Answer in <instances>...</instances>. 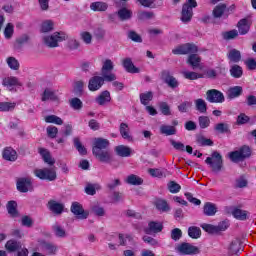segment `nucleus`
Returning a JSON list of instances; mask_svg holds the SVG:
<instances>
[{"label":"nucleus","mask_w":256,"mask_h":256,"mask_svg":"<svg viewBox=\"0 0 256 256\" xmlns=\"http://www.w3.org/2000/svg\"><path fill=\"white\" fill-rule=\"evenodd\" d=\"M105 81L107 83H111V81H117V75L110 74L109 76H94L90 78L88 82L89 91H99L102 85H105Z\"/></svg>","instance_id":"3"},{"label":"nucleus","mask_w":256,"mask_h":256,"mask_svg":"<svg viewBox=\"0 0 256 256\" xmlns=\"http://www.w3.org/2000/svg\"><path fill=\"white\" fill-rule=\"evenodd\" d=\"M47 207H48L49 211H51L55 215H61V213H63V211L65 209V205H63L62 203H59L55 200H50L47 203Z\"/></svg>","instance_id":"15"},{"label":"nucleus","mask_w":256,"mask_h":256,"mask_svg":"<svg viewBox=\"0 0 256 256\" xmlns=\"http://www.w3.org/2000/svg\"><path fill=\"white\" fill-rule=\"evenodd\" d=\"M239 251H241V242L239 240H233L229 247L230 255H239Z\"/></svg>","instance_id":"46"},{"label":"nucleus","mask_w":256,"mask_h":256,"mask_svg":"<svg viewBox=\"0 0 256 256\" xmlns=\"http://www.w3.org/2000/svg\"><path fill=\"white\" fill-rule=\"evenodd\" d=\"M198 123L200 129H207V127L211 125V120L209 119V116H200L198 118Z\"/></svg>","instance_id":"54"},{"label":"nucleus","mask_w":256,"mask_h":256,"mask_svg":"<svg viewBox=\"0 0 256 256\" xmlns=\"http://www.w3.org/2000/svg\"><path fill=\"white\" fill-rule=\"evenodd\" d=\"M13 33H15V26L12 23H8L4 29L5 39H11L13 37Z\"/></svg>","instance_id":"56"},{"label":"nucleus","mask_w":256,"mask_h":256,"mask_svg":"<svg viewBox=\"0 0 256 256\" xmlns=\"http://www.w3.org/2000/svg\"><path fill=\"white\" fill-rule=\"evenodd\" d=\"M40 246L43 251H46L47 255H55L57 253V246L47 241H41Z\"/></svg>","instance_id":"22"},{"label":"nucleus","mask_w":256,"mask_h":256,"mask_svg":"<svg viewBox=\"0 0 256 256\" xmlns=\"http://www.w3.org/2000/svg\"><path fill=\"white\" fill-rule=\"evenodd\" d=\"M119 132L122 139H125L126 141H133V136L129 134V125L127 123L122 122L120 124Z\"/></svg>","instance_id":"24"},{"label":"nucleus","mask_w":256,"mask_h":256,"mask_svg":"<svg viewBox=\"0 0 256 256\" xmlns=\"http://www.w3.org/2000/svg\"><path fill=\"white\" fill-rule=\"evenodd\" d=\"M227 57L229 63H239V61H241V51L237 49H231L228 52Z\"/></svg>","instance_id":"28"},{"label":"nucleus","mask_w":256,"mask_h":256,"mask_svg":"<svg viewBox=\"0 0 256 256\" xmlns=\"http://www.w3.org/2000/svg\"><path fill=\"white\" fill-rule=\"evenodd\" d=\"M203 213L206 217H213L217 213V206L211 202H206L203 207Z\"/></svg>","instance_id":"27"},{"label":"nucleus","mask_w":256,"mask_h":256,"mask_svg":"<svg viewBox=\"0 0 256 256\" xmlns=\"http://www.w3.org/2000/svg\"><path fill=\"white\" fill-rule=\"evenodd\" d=\"M196 143H198V145H201V147H212L213 140L207 139L203 136H198L196 139Z\"/></svg>","instance_id":"52"},{"label":"nucleus","mask_w":256,"mask_h":256,"mask_svg":"<svg viewBox=\"0 0 256 256\" xmlns=\"http://www.w3.org/2000/svg\"><path fill=\"white\" fill-rule=\"evenodd\" d=\"M177 251L181 253V255H199L201 253L197 246H193L187 242L178 245Z\"/></svg>","instance_id":"11"},{"label":"nucleus","mask_w":256,"mask_h":256,"mask_svg":"<svg viewBox=\"0 0 256 256\" xmlns=\"http://www.w3.org/2000/svg\"><path fill=\"white\" fill-rule=\"evenodd\" d=\"M34 175L41 181H55L57 179V168H43L34 170Z\"/></svg>","instance_id":"7"},{"label":"nucleus","mask_w":256,"mask_h":256,"mask_svg":"<svg viewBox=\"0 0 256 256\" xmlns=\"http://www.w3.org/2000/svg\"><path fill=\"white\" fill-rule=\"evenodd\" d=\"M222 37L225 41H231L233 39H237V37H239V31H237L236 29H233L230 31L222 32Z\"/></svg>","instance_id":"47"},{"label":"nucleus","mask_w":256,"mask_h":256,"mask_svg":"<svg viewBox=\"0 0 256 256\" xmlns=\"http://www.w3.org/2000/svg\"><path fill=\"white\" fill-rule=\"evenodd\" d=\"M91 211L94 215H96L97 217H103L105 216V208L104 207H101L97 204H94L92 207H91Z\"/></svg>","instance_id":"58"},{"label":"nucleus","mask_w":256,"mask_h":256,"mask_svg":"<svg viewBox=\"0 0 256 256\" xmlns=\"http://www.w3.org/2000/svg\"><path fill=\"white\" fill-rule=\"evenodd\" d=\"M57 95H55V92L49 88H46L44 92L42 93L41 101H58Z\"/></svg>","instance_id":"33"},{"label":"nucleus","mask_w":256,"mask_h":256,"mask_svg":"<svg viewBox=\"0 0 256 256\" xmlns=\"http://www.w3.org/2000/svg\"><path fill=\"white\" fill-rule=\"evenodd\" d=\"M206 101L208 103H225V95L217 89H210L206 92Z\"/></svg>","instance_id":"9"},{"label":"nucleus","mask_w":256,"mask_h":256,"mask_svg":"<svg viewBox=\"0 0 256 256\" xmlns=\"http://www.w3.org/2000/svg\"><path fill=\"white\" fill-rule=\"evenodd\" d=\"M251 119L245 113H240L236 119V125H246Z\"/></svg>","instance_id":"63"},{"label":"nucleus","mask_w":256,"mask_h":256,"mask_svg":"<svg viewBox=\"0 0 256 256\" xmlns=\"http://www.w3.org/2000/svg\"><path fill=\"white\" fill-rule=\"evenodd\" d=\"M6 63L12 71H19V67H21L19 60L13 56L6 58Z\"/></svg>","instance_id":"40"},{"label":"nucleus","mask_w":256,"mask_h":256,"mask_svg":"<svg viewBox=\"0 0 256 256\" xmlns=\"http://www.w3.org/2000/svg\"><path fill=\"white\" fill-rule=\"evenodd\" d=\"M202 229L206 231V233H209L210 235H215L218 233L217 226L212 224L204 223L201 225Z\"/></svg>","instance_id":"57"},{"label":"nucleus","mask_w":256,"mask_h":256,"mask_svg":"<svg viewBox=\"0 0 256 256\" xmlns=\"http://www.w3.org/2000/svg\"><path fill=\"white\" fill-rule=\"evenodd\" d=\"M193 107V102L191 101H184L178 105V111L180 113H188L189 109Z\"/></svg>","instance_id":"51"},{"label":"nucleus","mask_w":256,"mask_h":256,"mask_svg":"<svg viewBox=\"0 0 256 256\" xmlns=\"http://www.w3.org/2000/svg\"><path fill=\"white\" fill-rule=\"evenodd\" d=\"M150 101H153V92L152 91H148L146 93L140 94V102L142 105L147 106V105H149Z\"/></svg>","instance_id":"48"},{"label":"nucleus","mask_w":256,"mask_h":256,"mask_svg":"<svg viewBox=\"0 0 256 256\" xmlns=\"http://www.w3.org/2000/svg\"><path fill=\"white\" fill-rule=\"evenodd\" d=\"M230 75L234 79H241L243 77V67L234 64L230 67Z\"/></svg>","instance_id":"34"},{"label":"nucleus","mask_w":256,"mask_h":256,"mask_svg":"<svg viewBox=\"0 0 256 256\" xmlns=\"http://www.w3.org/2000/svg\"><path fill=\"white\" fill-rule=\"evenodd\" d=\"M163 231V223L157 221H150L148 223V228H146L145 233L148 235L151 233H161Z\"/></svg>","instance_id":"19"},{"label":"nucleus","mask_w":256,"mask_h":256,"mask_svg":"<svg viewBox=\"0 0 256 256\" xmlns=\"http://www.w3.org/2000/svg\"><path fill=\"white\" fill-rule=\"evenodd\" d=\"M90 9L91 11H95V12H103V11H107V9H109V5L105 2H93L90 4Z\"/></svg>","instance_id":"30"},{"label":"nucleus","mask_w":256,"mask_h":256,"mask_svg":"<svg viewBox=\"0 0 256 256\" xmlns=\"http://www.w3.org/2000/svg\"><path fill=\"white\" fill-rule=\"evenodd\" d=\"M125 183H127L128 185H134V186L143 185V178L135 174H131L126 178Z\"/></svg>","instance_id":"37"},{"label":"nucleus","mask_w":256,"mask_h":256,"mask_svg":"<svg viewBox=\"0 0 256 256\" xmlns=\"http://www.w3.org/2000/svg\"><path fill=\"white\" fill-rule=\"evenodd\" d=\"M170 237L172 241H179L183 237V231L179 228H174L170 232Z\"/></svg>","instance_id":"60"},{"label":"nucleus","mask_w":256,"mask_h":256,"mask_svg":"<svg viewBox=\"0 0 256 256\" xmlns=\"http://www.w3.org/2000/svg\"><path fill=\"white\" fill-rule=\"evenodd\" d=\"M249 212L246 210H241L239 208H234L232 210V215L235 217V219H238L239 221H246L247 215Z\"/></svg>","instance_id":"41"},{"label":"nucleus","mask_w":256,"mask_h":256,"mask_svg":"<svg viewBox=\"0 0 256 256\" xmlns=\"http://www.w3.org/2000/svg\"><path fill=\"white\" fill-rule=\"evenodd\" d=\"M95 102L101 107L107 105V103H111V92L109 90L102 91L96 98Z\"/></svg>","instance_id":"14"},{"label":"nucleus","mask_w":256,"mask_h":256,"mask_svg":"<svg viewBox=\"0 0 256 256\" xmlns=\"http://www.w3.org/2000/svg\"><path fill=\"white\" fill-rule=\"evenodd\" d=\"M113 69H115V65L113 64V61L111 59L104 60L101 68L102 76L105 77L109 75H115V73L111 72L113 71Z\"/></svg>","instance_id":"16"},{"label":"nucleus","mask_w":256,"mask_h":256,"mask_svg":"<svg viewBox=\"0 0 256 256\" xmlns=\"http://www.w3.org/2000/svg\"><path fill=\"white\" fill-rule=\"evenodd\" d=\"M70 107L75 111H80V109H83V102L79 98H72L70 100Z\"/></svg>","instance_id":"55"},{"label":"nucleus","mask_w":256,"mask_h":256,"mask_svg":"<svg viewBox=\"0 0 256 256\" xmlns=\"http://www.w3.org/2000/svg\"><path fill=\"white\" fill-rule=\"evenodd\" d=\"M214 131H216V133H220L222 135L231 133L229 124L223 123V122L216 124L214 127Z\"/></svg>","instance_id":"39"},{"label":"nucleus","mask_w":256,"mask_h":256,"mask_svg":"<svg viewBox=\"0 0 256 256\" xmlns=\"http://www.w3.org/2000/svg\"><path fill=\"white\" fill-rule=\"evenodd\" d=\"M16 103H12V102H0V111H13V109H15L16 107Z\"/></svg>","instance_id":"59"},{"label":"nucleus","mask_w":256,"mask_h":256,"mask_svg":"<svg viewBox=\"0 0 256 256\" xmlns=\"http://www.w3.org/2000/svg\"><path fill=\"white\" fill-rule=\"evenodd\" d=\"M45 123H53L54 125H63V119L57 115H48L44 118Z\"/></svg>","instance_id":"49"},{"label":"nucleus","mask_w":256,"mask_h":256,"mask_svg":"<svg viewBox=\"0 0 256 256\" xmlns=\"http://www.w3.org/2000/svg\"><path fill=\"white\" fill-rule=\"evenodd\" d=\"M55 26V23L53 20H46L42 22L40 31L41 33H51L53 31V27Z\"/></svg>","instance_id":"44"},{"label":"nucleus","mask_w":256,"mask_h":256,"mask_svg":"<svg viewBox=\"0 0 256 256\" xmlns=\"http://www.w3.org/2000/svg\"><path fill=\"white\" fill-rule=\"evenodd\" d=\"M228 157L232 163H241V161H245V159H249V157H251V148L244 145L238 150L230 152Z\"/></svg>","instance_id":"4"},{"label":"nucleus","mask_w":256,"mask_h":256,"mask_svg":"<svg viewBox=\"0 0 256 256\" xmlns=\"http://www.w3.org/2000/svg\"><path fill=\"white\" fill-rule=\"evenodd\" d=\"M159 109L162 115H166L167 117L171 115V107H169V104H167V102H160Z\"/></svg>","instance_id":"62"},{"label":"nucleus","mask_w":256,"mask_h":256,"mask_svg":"<svg viewBox=\"0 0 256 256\" xmlns=\"http://www.w3.org/2000/svg\"><path fill=\"white\" fill-rule=\"evenodd\" d=\"M182 75L185 77V79H189L190 81H195V79L203 78V74H198L196 72L185 71L182 72Z\"/></svg>","instance_id":"53"},{"label":"nucleus","mask_w":256,"mask_h":256,"mask_svg":"<svg viewBox=\"0 0 256 256\" xmlns=\"http://www.w3.org/2000/svg\"><path fill=\"white\" fill-rule=\"evenodd\" d=\"M117 17L120 21H129L133 17V11L127 8H121L117 11Z\"/></svg>","instance_id":"26"},{"label":"nucleus","mask_w":256,"mask_h":256,"mask_svg":"<svg viewBox=\"0 0 256 256\" xmlns=\"http://www.w3.org/2000/svg\"><path fill=\"white\" fill-rule=\"evenodd\" d=\"M205 163L211 167L213 173H219L223 169V156L221 153L213 151L211 156L206 158Z\"/></svg>","instance_id":"5"},{"label":"nucleus","mask_w":256,"mask_h":256,"mask_svg":"<svg viewBox=\"0 0 256 256\" xmlns=\"http://www.w3.org/2000/svg\"><path fill=\"white\" fill-rule=\"evenodd\" d=\"M70 211L75 215L76 219L83 220L89 217V212L85 211V209H83V205L79 202H72Z\"/></svg>","instance_id":"12"},{"label":"nucleus","mask_w":256,"mask_h":256,"mask_svg":"<svg viewBox=\"0 0 256 256\" xmlns=\"http://www.w3.org/2000/svg\"><path fill=\"white\" fill-rule=\"evenodd\" d=\"M148 173L151 175V177H158L159 179L166 177L165 171L161 169L150 168L148 169Z\"/></svg>","instance_id":"61"},{"label":"nucleus","mask_w":256,"mask_h":256,"mask_svg":"<svg viewBox=\"0 0 256 256\" xmlns=\"http://www.w3.org/2000/svg\"><path fill=\"white\" fill-rule=\"evenodd\" d=\"M122 65H123L125 71H127V73H139L140 72L139 68H137L135 66V64H133V60H131V58H125L122 62Z\"/></svg>","instance_id":"20"},{"label":"nucleus","mask_w":256,"mask_h":256,"mask_svg":"<svg viewBox=\"0 0 256 256\" xmlns=\"http://www.w3.org/2000/svg\"><path fill=\"white\" fill-rule=\"evenodd\" d=\"M16 187L20 193H29V191H33V182L30 177L18 178Z\"/></svg>","instance_id":"10"},{"label":"nucleus","mask_w":256,"mask_h":256,"mask_svg":"<svg viewBox=\"0 0 256 256\" xmlns=\"http://www.w3.org/2000/svg\"><path fill=\"white\" fill-rule=\"evenodd\" d=\"M188 235L191 239H199L201 237V228L197 226H191L188 228Z\"/></svg>","instance_id":"50"},{"label":"nucleus","mask_w":256,"mask_h":256,"mask_svg":"<svg viewBox=\"0 0 256 256\" xmlns=\"http://www.w3.org/2000/svg\"><path fill=\"white\" fill-rule=\"evenodd\" d=\"M52 231L54 235L60 239H65V237H67V231H65L59 223H55L52 226Z\"/></svg>","instance_id":"32"},{"label":"nucleus","mask_w":256,"mask_h":256,"mask_svg":"<svg viewBox=\"0 0 256 256\" xmlns=\"http://www.w3.org/2000/svg\"><path fill=\"white\" fill-rule=\"evenodd\" d=\"M38 153L41 155L44 163H47L50 167H53L55 165V158L51 157V152H49L45 148H39Z\"/></svg>","instance_id":"18"},{"label":"nucleus","mask_w":256,"mask_h":256,"mask_svg":"<svg viewBox=\"0 0 256 256\" xmlns=\"http://www.w3.org/2000/svg\"><path fill=\"white\" fill-rule=\"evenodd\" d=\"M197 7L196 0H187L182 6L181 18L182 23H189L193 19V9Z\"/></svg>","instance_id":"8"},{"label":"nucleus","mask_w":256,"mask_h":256,"mask_svg":"<svg viewBox=\"0 0 256 256\" xmlns=\"http://www.w3.org/2000/svg\"><path fill=\"white\" fill-rule=\"evenodd\" d=\"M5 249L9 253H15V251H19L21 249V242H17L16 240H8L5 244Z\"/></svg>","instance_id":"29"},{"label":"nucleus","mask_w":256,"mask_h":256,"mask_svg":"<svg viewBox=\"0 0 256 256\" xmlns=\"http://www.w3.org/2000/svg\"><path fill=\"white\" fill-rule=\"evenodd\" d=\"M199 49L197 45L192 43L182 44L172 50L173 55H189L187 59L188 65H191L192 69H201V57L197 54Z\"/></svg>","instance_id":"2"},{"label":"nucleus","mask_w":256,"mask_h":256,"mask_svg":"<svg viewBox=\"0 0 256 256\" xmlns=\"http://www.w3.org/2000/svg\"><path fill=\"white\" fill-rule=\"evenodd\" d=\"M137 19L139 21H147V20H150V19H155V12L140 10L137 13Z\"/></svg>","instance_id":"31"},{"label":"nucleus","mask_w":256,"mask_h":256,"mask_svg":"<svg viewBox=\"0 0 256 256\" xmlns=\"http://www.w3.org/2000/svg\"><path fill=\"white\" fill-rule=\"evenodd\" d=\"M243 95V87L241 86H233L228 89L227 97L229 99H237V97H241Z\"/></svg>","instance_id":"23"},{"label":"nucleus","mask_w":256,"mask_h":256,"mask_svg":"<svg viewBox=\"0 0 256 256\" xmlns=\"http://www.w3.org/2000/svg\"><path fill=\"white\" fill-rule=\"evenodd\" d=\"M111 142L105 138H95L92 146V153L100 163H112L113 155L109 149Z\"/></svg>","instance_id":"1"},{"label":"nucleus","mask_w":256,"mask_h":256,"mask_svg":"<svg viewBox=\"0 0 256 256\" xmlns=\"http://www.w3.org/2000/svg\"><path fill=\"white\" fill-rule=\"evenodd\" d=\"M114 151L118 157H130L131 156V148L125 145H119L114 148Z\"/></svg>","instance_id":"25"},{"label":"nucleus","mask_w":256,"mask_h":256,"mask_svg":"<svg viewBox=\"0 0 256 256\" xmlns=\"http://www.w3.org/2000/svg\"><path fill=\"white\" fill-rule=\"evenodd\" d=\"M6 209L11 217H19V211H17V202L14 200L8 201Z\"/></svg>","instance_id":"35"},{"label":"nucleus","mask_w":256,"mask_h":256,"mask_svg":"<svg viewBox=\"0 0 256 256\" xmlns=\"http://www.w3.org/2000/svg\"><path fill=\"white\" fill-rule=\"evenodd\" d=\"M160 133L161 135H166L167 137L177 135V128H175V126L162 125L160 126Z\"/></svg>","instance_id":"36"},{"label":"nucleus","mask_w":256,"mask_h":256,"mask_svg":"<svg viewBox=\"0 0 256 256\" xmlns=\"http://www.w3.org/2000/svg\"><path fill=\"white\" fill-rule=\"evenodd\" d=\"M3 87H6L8 91H13L14 87H23V83L19 81V78L15 76H7L2 79Z\"/></svg>","instance_id":"13"},{"label":"nucleus","mask_w":256,"mask_h":256,"mask_svg":"<svg viewBox=\"0 0 256 256\" xmlns=\"http://www.w3.org/2000/svg\"><path fill=\"white\" fill-rule=\"evenodd\" d=\"M65 39H67V34H65V32H54L50 36H44L43 43L46 47L53 49L55 47H59V43H61V41H65Z\"/></svg>","instance_id":"6"},{"label":"nucleus","mask_w":256,"mask_h":256,"mask_svg":"<svg viewBox=\"0 0 256 256\" xmlns=\"http://www.w3.org/2000/svg\"><path fill=\"white\" fill-rule=\"evenodd\" d=\"M2 158L13 163L18 158L17 151L11 147H6L2 152Z\"/></svg>","instance_id":"17"},{"label":"nucleus","mask_w":256,"mask_h":256,"mask_svg":"<svg viewBox=\"0 0 256 256\" xmlns=\"http://www.w3.org/2000/svg\"><path fill=\"white\" fill-rule=\"evenodd\" d=\"M238 33L240 35H247L249 33V29H251V26L249 25V20H247L246 18L241 19L238 24Z\"/></svg>","instance_id":"21"},{"label":"nucleus","mask_w":256,"mask_h":256,"mask_svg":"<svg viewBox=\"0 0 256 256\" xmlns=\"http://www.w3.org/2000/svg\"><path fill=\"white\" fill-rule=\"evenodd\" d=\"M225 9H227L226 4H218L212 12L214 19H219L223 17V14L225 13Z\"/></svg>","instance_id":"42"},{"label":"nucleus","mask_w":256,"mask_h":256,"mask_svg":"<svg viewBox=\"0 0 256 256\" xmlns=\"http://www.w3.org/2000/svg\"><path fill=\"white\" fill-rule=\"evenodd\" d=\"M195 108L199 113H207V102L202 98L196 99Z\"/></svg>","instance_id":"43"},{"label":"nucleus","mask_w":256,"mask_h":256,"mask_svg":"<svg viewBox=\"0 0 256 256\" xmlns=\"http://www.w3.org/2000/svg\"><path fill=\"white\" fill-rule=\"evenodd\" d=\"M73 143H74V147L76 148V150L78 151V153L80 155H87V148H85V146H83L79 137H75L73 139Z\"/></svg>","instance_id":"45"},{"label":"nucleus","mask_w":256,"mask_h":256,"mask_svg":"<svg viewBox=\"0 0 256 256\" xmlns=\"http://www.w3.org/2000/svg\"><path fill=\"white\" fill-rule=\"evenodd\" d=\"M155 205L156 209L158 211H161L162 213H167L168 211H171V207L169 206V203H167V200L158 199Z\"/></svg>","instance_id":"38"},{"label":"nucleus","mask_w":256,"mask_h":256,"mask_svg":"<svg viewBox=\"0 0 256 256\" xmlns=\"http://www.w3.org/2000/svg\"><path fill=\"white\" fill-rule=\"evenodd\" d=\"M168 191H170V193H179V191H181V185H179L177 182L175 181H170L168 183Z\"/></svg>","instance_id":"64"}]
</instances>
